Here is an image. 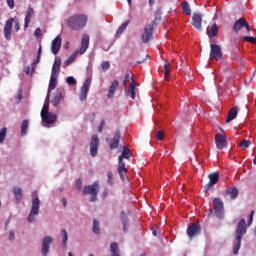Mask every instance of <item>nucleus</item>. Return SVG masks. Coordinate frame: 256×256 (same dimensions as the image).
Here are the masks:
<instances>
[{"instance_id": "nucleus-16", "label": "nucleus", "mask_w": 256, "mask_h": 256, "mask_svg": "<svg viewBox=\"0 0 256 256\" xmlns=\"http://www.w3.org/2000/svg\"><path fill=\"white\" fill-rule=\"evenodd\" d=\"M42 117V123L45 125H53L54 123H57V114L50 112L48 114H44Z\"/></svg>"}, {"instance_id": "nucleus-32", "label": "nucleus", "mask_w": 256, "mask_h": 256, "mask_svg": "<svg viewBox=\"0 0 256 256\" xmlns=\"http://www.w3.org/2000/svg\"><path fill=\"white\" fill-rule=\"evenodd\" d=\"M13 193L15 195L16 201H18V203H19V201H21L23 199V190H21V188L14 187Z\"/></svg>"}, {"instance_id": "nucleus-17", "label": "nucleus", "mask_w": 256, "mask_h": 256, "mask_svg": "<svg viewBox=\"0 0 256 256\" xmlns=\"http://www.w3.org/2000/svg\"><path fill=\"white\" fill-rule=\"evenodd\" d=\"M51 243H53V237L46 236L42 240V255L46 256L49 253V249H51Z\"/></svg>"}, {"instance_id": "nucleus-25", "label": "nucleus", "mask_w": 256, "mask_h": 256, "mask_svg": "<svg viewBox=\"0 0 256 256\" xmlns=\"http://www.w3.org/2000/svg\"><path fill=\"white\" fill-rule=\"evenodd\" d=\"M227 197H229V199H237V197H239V189H237V187H231L229 189H227L225 191Z\"/></svg>"}, {"instance_id": "nucleus-48", "label": "nucleus", "mask_w": 256, "mask_h": 256, "mask_svg": "<svg viewBox=\"0 0 256 256\" xmlns=\"http://www.w3.org/2000/svg\"><path fill=\"white\" fill-rule=\"evenodd\" d=\"M101 67H102L103 71H107V69H109V67H111V64L107 61H104V62H102Z\"/></svg>"}, {"instance_id": "nucleus-27", "label": "nucleus", "mask_w": 256, "mask_h": 256, "mask_svg": "<svg viewBox=\"0 0 256 256\" xmlns=\"http://www.w3.org/2000/svg\"><path fill=\"white\" fill-rule=\"evenodd\" d=\"M238 111H239V108H237V106H234L232 109H230L228 112L226 123H231V121H233L237 117Z\"/></svg>"}, {"instance_id": "nucleus-43", "label": "nucleus", "mask_w": 256, "mask_h": 256, "mask_svg": "<svg viewBox=\"0 0 256 256\" xmlns=\"http://www.w3.org/2000/svg\"><path fill=\"white\" fill-rule=\"evenodd\" d=\"M244 41L252 43V45H256V38L253 36H244Z\"/></svg>"}, {"instance_id": "nucleus-40", "label": "nucleus", "mask_w": 256, "mask_h": 256, "mask_svg": "<svg viewBox=\"0 0 256 256\" xmlns=\"http://www.w3.org/2000/svg\"><path fill=\"white\" fill-rule=\"evenodd\" d=\"M129 25V21L124 22L117 30L116 35H121L125 29H127V26Z\"/></svg>"}, {"instance_id": "nucleus-44", "label": "nucleus", "mask_w": 256, "mask_h": 256, "mask_svg": "<svg viewBox=\"0 0 256 256\" xmlns=\"http://www.w3.org/2000/svg\"><path fill=\"white\" fill-rule=\"evenodd\" d=\"M249 145H251L249 140H243L240 142V147H242V149H249Z\"/></svg>"}, {"instance_id": "nucleus-14", "label": "nucleus", "mask_w": 256, "mask_h": 256, "mask_svg": "<svg viewBox=\"0 0 256 256\" xmlns=\"http://www.w3.org/2000/svg\"><path fill=\"white\" fill-rule=\"evenodd\" d=\"M90 87H91V78H87L80 89V101H85V99H87V93H89Z\"/></svg>"}, {"instance_id": "nucleus-9", "label": "nucleus", "mask_w": 256, "mask_h": 256, "mask_svg": "<svg viewBox=\"0 0 256 256\" xmlns=\"http://www.w3.org/2000/svg\"><path fill=\"white\" fill-rule=\"evenodd\" d=\"M243 27H245L247 33H251V26L249 25V22H247V20H245V18L242 17L234 23L233 31L235 33H239V31H241Z\"/></svg>"}, {"instance_id": "nucleus-54", "label": "nucleus", "mask_w": 256, "mask_h": 256, "mask_svg": "<svg viewBox=\"0 0 256 256\" xmlns=\"http://www.w3.org/2000/svg\"><path fill=\"white\" fill-rule=\"evenodd\" d=\"M15 239V232L13 230H11L9 232V241H13Z\"/></svg>"}, {"instance_id": "nucleus-22", "label": "nucleus", "mask_w": 256, "mask_h": 256, "mask_svg": "<svg viewBox=\"0 0 256 256\" xmlns=\"http://www.w3.org/2000/svg\"><path fill=\"white\" fill-rule=\"evenodd\" d=\"M61 37L57 36L51 44V51L53 53V55H57V53H59L60 49H61Z\"/></svg>"}, {"instance_id": "nucleus-63", "label": "nucleus", "mask_w": 256, "mask_h": 256, "mask_svg": "<svg viewBox=\"0 0 256 256\" xmlns=\"http://www.w3.org/2000/svg\"><path fill=\"white\" fill-rule=\"evenodd\" d=\"M128 1V4L131 5V0H127Z\"/></svg>"}, {"instance_id": "nucleus-47", "label": "nucleus", "mask_w": 256, "mask_h": 256, "mask_svg": "<svg viewBox=\"0 0 256 256\" xmlns=\"http://www.w3.org/2000/svg\"><path fill=\"white\" fill-rule=\"evenodd\" d=\"M107 178H108L109 185H113V172L108 171Z\"/></svg>"}, {"instance_id": "nucleus-10", "label": "nucleus", "mask_w": 256, "mask_h": 256, "mask_svg": "<svg viewBox=\"0 0 256 256\" xmlns=\"http://www.w3.org/2000/svg\"><path fill=\"white\" fill-rule=\"evenodd\" d=\"M223 57V52L221 51V46L218 44H210V59H215V61H221Z\"/></svg>"}, {"instance_id": "nucleus-26", "label": "nucleus", "mask_w": 256, "mask_h": 256, "mask_svg": "<svg viewBox=\"0 0 256 256\" xmlns=\"http://www.w3.org/2000/svg\"><path fill=\"white\" fill-rule=\"evenodd\" d=\"M219 33V27L216 23L212 24L210 28L207 29V35L209 39H212V37H217V34Z\"/></svg>"}, {"instance_id": "nucleus-4", "label": "nucleus", "mask_w": 256, "mask_h": 256, "mask_svg": "<svg viewBox=\"0 0 256 256\" xmlns=\"http://www.w3.org/2000/svg\"><path fill=\"white\" fill-rule=\"evenodd\" d=\"M41 208V200L39 199V195L37 191L32 192V206L30 213L27 217L28 223H34L35 217L39 215V209Z\"/></svg>"}, {"instance_id": "nucleus-49", "label": "nucleus", "mask_w": 256, "mask_h": 256, "mask_svg": "<svg viewBox=\"0 0 256 256\" xmlns=\"http://www.w3.org/2000/svg\"><path fill=\"white\" fill-rule=\"evenodd\" d=\"M9 9H15V0H6Z\"/></svg>"}, {"instance_id": "nucleus-35", "label": "nucleus", "mask_w": 256, "mask_h": 256, "mask_svg": "<svg viewBox=\"0 0 256 256\" xmlns=\"http://www.w3.org/2000/svg\"><path fill=\"white\" fill-rule=\"evenodd\" d=\"M182 11L185 15H191V6H189V2H182Z\"/></svg>"}, {"instance_id": "nucleus-8", "label": "nucleus", "mask_w": 256, "mask_h": 256, "mask_svg": "<svg viewBox=\"0 0 256 256\" xmlns=\"http://www.w3.org/2000/svg\"><path fill=\"white\" fill-rule=\"evenodd\" d=\"M154 27H155V20H153L150 24H148L144 28V33L142 34V43L147 44L149 41L153 39Z\"/></svg>"}, {"instance_id": "nucleus-6", "label": "nucleus", "mask_w": 256, "mask_h": 256, "mask_svg": "<svg viewBox=\"0 0 256 256\" xmlns=\"http://www.w3.org/2000/svg\"><path fill=\"white\" fill-rule=\"evenodd\" d=\"M97 193H99V182L84 186L83 195H91V202L97 201Z\"/></svg>"}, {"instance_id": "nucleus-39", "label": "nucleus", "mask_w": 256, "mask_h": 256, "mask_svg": "<svg viewBox=\"0 0 256 256\" xmlns=\"http://www.w3.org/2000/svg\"><path fill=\"white\" fill-rule=\"evenodd\" d=\"M93 233H95V235H99V233H101V229L99 228V221L97 220H93Z\"/></svg>"}, {"instance_id": "nucleus-37", "label": "nucleus", "mask_w": 256, "mask_h": 256, "mask_svg": "<svg viewBox=\"0 0 256 256\" xmlns=\"http://www.w3.org/2000/svg\"><path fill=\"white\" fill-rule=\"evenodd\" d=\"M121 219H122V223H123V231H127L129 219H127V214H125V212L121 213Z\"/></svg>"}, {"instance_id": "nucleus-45", "label": "nucleus", "mask_w": 256, "mask_h": 256, "mask_svg": "<svg viewBox=\"0 0 256 256\" xmlns=\"http://www.w3.org/2000/svg\"><path fill=\"white\" fill-rule=\"evenodd\" d=\"M130 79H131L132 81H135L131 75L126 74V75H125V78H124V80H123V82H122V87H126L127 82H128Z\"/></svg>"}, {"instance_id": "nucleus-30", "label": "nucleus", "mask_w": 256, "mask_h": 256, "mask_svg": "<svg viewBox=\"0 0 256 256\" xmlns=\"http://www.w3.org/2000/svg\"><path fill=\"white\" fill-rule=\"evenodd\" d=\"M126 95L131 97V99H135L136 93H135V81H132L127 89Z\"/></svg>"}, {"instance_id": "nucleus-41", "label": "nucleus", "mask_w": 256, "mask_h": 256, "mask_svg": "<svg viewBox=\"0 0 256 256\" xmlns=\"http://www.w3.org/2000/svg\"><path fill=\"white\" fill-rule=\"evenodd\" d=\"M5 137H7V128H2L0 130V143L3 144V141H5Z\"/></svg>"}, {"instance_id": "nucleus-7", "label": "nucleus", "mask_w": 256, "mask_h": 256, "mask_svg": "<svg viewBox=\"0 0 256 256\" xmlns=\"http://www.w3.org/2000/svg\"><path fill=\"white\" fill-rule=\"evenodd\" d=\"M213 207L216 217L218 219H223V216L225 215V207L223 206V201L221 198L213 199Z\"/></svg>"}, {"instance_id": "nucleus-28", "label": "nucleus", "mask_w": 256, "mask_h": 256, "mask_svg": "<svg viewBox=\"0 0 256 256\" xmlns=\"http://www.w3.org/2000/svg\"><path fill=\"white\" fill-rule=\"evenodd\" d=\"M33 13H35L33 8L28 7L26 16H25L24 29H27V27H29V23H31V17H33Z\"/></svg>"}, {"instance_id": "nucleus-12", "label": "nucleus", "mask_w": 256, "mask_h": 256, "mask_svg": "<svg viewBox=\"0 0 256 256\" xmlns=\"http://www.w3.org/2000/svg\"><path fill=\"white\" fill-rule=\"evenodd\" d=\"M201 233V226L198 223L190 224L187 228V235L189 239H194Z\"/></svg>"}, {"instance_id": "nucleus-33", "label": "nucleus", "mask_w": 256, "mask_h": 256, "mask_svg": "<svg viewBox=\"0 0 256 256\" xmlns=\"http://www.w3.org/2000/svg\"><path fill=\"white\" fill-rule=\"evenodd\" d=\"M110 251L112 253V256H120L119 255V244L117 242H113L110 244Z\"/></svg>"}, {"instance_id": "nucleus-42", "label": "nucleus", "mask_w": 256, "mask_h": 256, "mask_svg": "<svg viewBox=\"0 0 256 256\" xmlns=\"http://www.w3.org/2000/svg\"><path fill=\"white\" fill-rule=\"evenodd\" d=\"M49 113H51V112H49V103H45L41 110V116L47 115Z\"/></svg>"}, {"instance_id": "nucleus-59", "label": "nucleus", "mask_w": 256, "mask_h": 256, "mask_svg": "<svg viewBox=\"0 0 256 256\" xmlns=\"http://www.w3.org/2000/svg\"><path fill=\"white\" fill-rule=\"evenodd\" d=\"M149 5L150 7H153V5H155V0H149Z\"/></svg>"}, {"instance_id": "nucleus-13", "label": "nucleus", "mask_w": 256, "mask_h": 256, "mask_svg": "<svg viewBox=\"0 0 256 256\" xmlns=\"http://www.w3.org/2000/svg\"><path fill=\"white\" fill-rule=\"evenodd\" d=\"M201 23H203V15L201 13H194L192 16V25L197 31H203Z\"/></svg>"}, {"instance_id": "nucleus-3", "label": "nucleus", "mask_w": 256, "mask_h": 256, "mask_svg": "<svg viewBox=\"0 0 256 256\" xmlns=\"http://www.w3.org/2000/svg\"><path fill=\"white\" fill-rule=\"evenodd\" d=\"M123 159H131V150L127 146H123V151L118 157L117 171L121 181H125V177H127V166H125Z\"/></svg>"}, {"instance_id": "nucleus-62", "label": "nucleus", "mask_w": 256, "mask_h": 256, "mask_svg": "<svg viewBox=\"0 0 256 256\" xmlns=\"http://www.w3.org/2000/svg\"><path fill=\"white\" fill-rule=\"evenodd\" d=\"M68 256H73V253L69 252V253H68Z\"/></svg>"}, {"instance_id": "nucleus-5", "label": "nucleus", "mask_w": 256, "mask_h": 256, "mask_svg": "<svg viewBox=\"0 0 256 256\" xmlns=\"http://www.w3.org/2000/svg\"><path fill=\"white\" fill-rule=\"evenodd\" d=\"M87 49H89V35L83 34L81 47L79 51L75 52L74 54H72L70 57L67 58V60L64 62L65 67L71 65V63H73V61L77 59V53H79V55H83L85 51H87Z\"/></svg>"}, {"instance_id": "nucleus-50", "label": "nucleus", "mask_w": 256, "mask_h": 256, "mask_svg": "<svg viewBox=\"0 0 256 256\" xmlns=\"http://www.w3.org/2000/svg\"><path fill=\"white\" fill-rule=\"evenodd\" d=\"M13 23H14V29H15V31H19V29H21V28L19 27V20H18L17 18H14Z\"/></svg>"}, {"instance_id": "nucleus-15", "label": "nucleus", "mask_w": 256, "mask_h": 256, "mask_svg": "<svg viewBox=\"0 0 256 256\" xmlns=\"http://www.w3.org/2000/svg\"><path fill=\"white\" fill-rule=\"evenodd\" d=\"M13 21H15V18H9L4 26V37L6 41H11V31L13 29Z\"/></svg>"}, {"instance_id": "nucleus-23", "label": "nucleus", "mask_w": 256, "mask_h": 256, "mask_svg": "<svg viewBox=\"0 0 256 256\" xmlns=\"http://www.w3.org/2000/svg\"><path fill=\"white\" fill-rule=\"evenodd\" d=\"M65 99V97L63 96V92L60 90H57L54 93V97L51 100V103L53 105V107H57V105H59L60 101H63Z\"/></svg>"}, {"instance_id": "nucleus-29", "label": "nucleus", "mask_w": 256, "mask_h": 256, "mask_svg": "<svg viewBox=\"0 0 256 256\" xmlns=\"http://www.w3.org/2000/svg\"><path fill=\"white\" fill-rule=\"evenodd\" d=\"M56 87H57V76L51 75L49 86H48V94L46 99H49V93H51V91H53V89H55Z\"/></svg>"}, {"instance_id": "nucleus-53", "label": "nucleus", "mask_w": 256, "mask_h": 256, "mask_svg": "<svg viewBox=\"0 0 256 256\" xmlns=\"http://www.w3.org/2000/svg\"><path fill=\"white\" fill-rule=\"evenodd\" d=\"M82 185H83V182L81 181V178H78L77 180H76V187H77V189H81V187H82Z\"/></svg>"}, {"instance_id": "nucleus-20", "label": "nucleus", "mask_w": 256, "mask_h": 256, "mask_svg": "<svg viewBox=\"0 0 256 256\" xmlns=\"http://www.w3.org/2000/svg\"><path fill=\"white\" fill-rule=\"evenodd\" d=\"M208 177L210 181L208 182V184L205 185V191H209V189H211L213 185H217V183H219V173L215 172L213 174H210Z\"/></svg>"}, {"instance_id": "nucleus-18", "label": "nucleus", "mask_w": 256, "mask_h": 256, "mask_svg": "<svg viewBox=\"0 0 256 256\" xmlns=\"http://www.w3.org/2000/svg\"><path fill=\"white\" fill-rule=\"evenodd\" d=\"M60 72H61V57L56 56L54 60V64L52 66L51 75L54 77H59Z\"/></svg>"}, {"instance_id": "nucleus-21", "label": "nucleus", "mask_w": 256, "mask_h": 256, "mask_svg": "<svg viewBox=\"0 0 256 256\" xmlns=\"http://www.w3.org/2000/svg\"><path fill=\"white\" fill-rule=\"evenodd\" d=\"M119 141H121V132L116 131L109 143L110 149L112 150L119 149Z\"/></svg>"}, {"instance_id": "nucleus-60", "label": "nucleus", "mask_w": 256, "mask_h": 256, "mask_svg": "<svg viewBox=\"0 0 256 256\" xmlns=\"http://www.w3.org/2000/svg\"><path fill=\"white\" fill-rule=\"evenodd\" d=\"M145 60H146V59L139 60V61H137V64H138V65H141V63H143Z\"/></svg>"}, {"instance_id": "nucleus-56", "label": "nucleus", "mask_w": 256, "mask_h": 256, "mask_svg": "<svg viewBox=\"0 0 256 256\" xmlns=\"http://www.w3.org/2000/svg\"><path fill=\"white\" fill-rule=\"evenodd\" d=\"M206 213L208 217H213V209H208Z\"/></svg>"}, {"instance_id": "nucleus-51", "label": "nucleus", "mask_w": 256, "mask_h": 256, "mask_svg": "<svg viewBox=\"0 0 256 256\" xmlns=\"http://www.w3.org/2000/svg\"><path fill=\"white\" fill-rule=\"evenodd\" d=\"M163 136H164L163 131H158L157 135H156V138H157L158 141H163Z\"/></svg>"}, {"instance_id": "nucleus-57", "label": "nucleus", "mask_w": 256, "mask_h": 256, "mask_svg": "<svg viewBox=\"0 0 256 256\" xmlns=\"http://www.w3.org/2000/svg\"><path fill=\"white\" fill-rule=\"evenodd\" d=\"M25 73H26V75H29L30 73H31V67H26L25 68Z\"/></svg>"}, {"instance_id": "nucleus-38", "label": "nucleus", "mask_w": 256, "mask_h": 256, "mask_svg": "<svg viewBox=\"0 0 256 256\" xmlns=\"http://www.w3.org/2000/svg\"><path fill=\"white\" fill-rule=\"evenodd\" d=\"M61 233H62L63 247H67V241L69 239V234L67 233V230H65V229H62Z\"/></svg>"}, {"instance_id": "nucleus-61", "label": "nucleus", "mask_w": 256, "mask_h": 256, "mask_svg": "<svg viewBox=\"0 0 256 256\" xmlns=\"http://www.w3.org/2000/svg\"><path fill=\"white\" fill-rule=\"evenodd\" d=\"M18 99H19V101H21V100L23 99V96L20 94V95L18 96Z\"/></svg>"}, {"instance_id": "nucleus-55", "label": "nucleus", "mask_w": 256, "mask_h": 256, "mask_svg": "<svg viewBox=\"0 0 256 256\" xmlns=\"http://www.w3.org/2000/svg\"><path fill=\"white\" fill-rule=\"evenodd\" d=\"M34 35L35 37H41V28H36Z\"/></svg>"}, {"instance_id": "nucleus-58", "label": "nucleus", "mask_w": 256, "mask_h": 256, "mask_svg": "<svg viewBox=\"0 0 256 256\" xmlns=\"http://www.w3.org/2000/svg\"><path fill=\"white\" fill-rule=\"evenodd\" d=\"M63 207H67V198H62Z\"/></svg>"}, {"instance_id": "nucleus-34", "label": "nucleus", "mask_w": 256, "mask_h": 256, "mask_svg": "<svg viewBox=\"0 0 256 256\" xmlns=\"http://www.w3.org/2000/svg\"><path fill=\"white\" fill-rule=\"evenodd\" d=\"M169 73H171V64H169V62L165 61V63H164V76H165L166 81H169V77H170Z\"/></svg>"}, {"instance_id": "nucleus-46", "label": "nucleus", "mask_w": 256, "mask_h": 256, "mask_svg": "<svg viewBox=\"0 0 256 256\" xmlns=\"http://www.w3.org/2000/svg\"><path fill=\"white\" fill-rule=\"evenodd\" d=\"M66 83H68V85H77V80H75L73 76H70L67 77Z\"/></svg>"}, {"instance_id": "nucleus-1", "label": "nucleus", "mask_w": 256, "mask_h": 256, "mask_svg": "<svg viewBox=\"0 0 256 256\" xmlns=\"http://www.w3.org/2000/svg\"><path fill=\"white\" fill-rule=\"evenodd\" d=\"M255 215V211L252 210L249 219H248V224L245 222V219H240L237 228H236V241L234 242V250L233 253L234 255L239 254V250L241 249V239H243V235L247 233V227L253 223V216Z\"/></svg>"}, {"instance_id": "nucleus-19", "label": "nucleus", "mask_w": 256, "mask_h": 256, "mask_svg": "<svg viewBox=\"0 0 256 256\" xmlns=\"http://www.w3.org/2000/svg\"><path fill=\"white\" fill-rule=\"evenodd\" d=\"M215 143L217 149L223 150L225 149V147H227V140L225 139V136L222 134H216Z\"/></svg>"}, {"instance_id": "nucleus-2", "label": "nucleus", "mask_w": 256, "mask_h": 256, "mask_svg": "<svg viewBox=\"0 0 256 256\" xmlns=\"http://www.w3.org/2000/svg\"><path fill=\"white\" fill-rule=\"evenodd\" d=\"M88 17L85 14H73L67 20V25L72 31H81L87 25Z\"/></svg>"}, {"instance_id": "nucleus-31", "label": "nucleus", "mask_w": 256, "mask_h": 256, "mask_svg": "<svg viewBox=\"0 0 256 256\" xmlns=\"http://www.w3.org/2000/svg\"><path fill=\"white\" fill-rule=\"evenodd\" d=\"M41 45H39L38 48V54H37V59L33 61V63L31 64V71L33 73V71H35V69H37V63H39V61H41Z\"/></svg>"}, {"instance_id": "nucleus-64", "label": "nucleus", "mask_w": 256, "mask_h": 256, "mask_svg": "<svg viewBox=\"0 0 256 256\" xmlns=\"http://www.w3.org/2000/svg\"><path fill=\"white\" fill-rule=\"evenodd\" d=\"M141 256H147V254L143 253V254H141Z\"/></svg>"}, {"instance_id": "nucleus-11", "label": "nucleus", "mask_w": 256, "mask_h": 256, "mask_svg": "<svg viewBox=\"0 0 256 256\" xmlns=\"http://www.w3.org/2000/svg\"><path fill=\"white\" fill-rule=\"evenodd\" d=\"M98 151H99V136H97V134H94L91 136V140H90L91 157H97Z\"/></svg>"}, {"instance_id": "nucleus-36", "label": "nucleus", "mask_w": 256, "mask_h": 256, "mask_svg": "<svg viewBox=\"0 0 256 256\" xmlns=\"http://www.w3.org/2000/svg\"><path fill=\"white\" fill-rule=\"evenodd\" d=\"M27 129H29V120H23L21 124V135H27Z\"/></svg>"}, {"instance_id": "nucleus-52", "label": "nucleus", "mask_w": 256, "mask_h": 256, "mask_svg": "<svg viewBox=\"0 0 256 256\" xmlns=\"http://www.w3.org/2000/svg\"><path fill=\"white\" fill-rule=\"evenodd\" d=\"M103 127H105V120H102L99 124V127H98V132L99 133H102L103 131Z\"/></svg>"}, {"instance_id": "nucleus-24", "label": "nucleus", "mask_w": 256, "mask_h": 256, "mask_svg": "<svg viewBox=\"0 0 256 256\" xmlns=\"http://www.w3.org/2000/svg\"><path fill=\"white\" fill-rule=\"evenodd\" d=\"M117 89H119V80H114L108 89L107 96L109 99H113V97L115 95V91H117Z\"/></svg>"}]
</instances>
